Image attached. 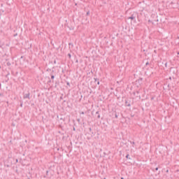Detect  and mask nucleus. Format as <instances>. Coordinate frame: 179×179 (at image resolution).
<instances>
[{
	"label": "nucleus",
	"instance_id": "obj_25",
	"mask_svg": "<svg viewBox=\"0 0 179 179\" xmlns=\"http://www.w3.org/2000/svg\"><path fill=\"white\" fill-rule=\"evenodd\" d=\"M0 69H1V66H0Z\"/></svg>",
	"mask_w": 179,
	"mask_h": 179
},
{
	"label": "nucleus",
	"instance_id": "obj_17",
	"mask_svg": "<svg viewBox=\"0 0 179 179\" xmlns=\"http://www.w3.org/2000/svg\"><path fill=\"white\" fill-rule=\"evenodd\" d=\"M81 114H85V112H82Z\"/></svg>",
	"mask_w": 179,
	"mask_h": 179
},
{
	"label": "nucleus",
	"instance_id": "obj_1",
	"mask_svg": "<svg viewBox=\"0 0 179 179\" xmlns=\"http://www.w3.org/2000/svg\"><path fill=\"white\" fill-rule=\"evenodd\" d=\"M136 16H138V13H133L132 15L128 17V19H131V20H135V19H136Z\"/></svg>",
	"mask_w": 179,
	"mask_h": 179
},
{
	"label": "nucleus",
	"instance_id": "obj_8",
	"mask_svg": "<svg viewBox=\"0 0 179 179\" xmlns=\"http://www.w3.org/2000/svg\"><path fill=\"white\" fill-rule=\"evenodd\" d=\"M67 55H68L69 58L71 59V53H69Z\"/></svg>",
	"mask_w": 179,
	"mask_h": 179
},
{
	"label": "nucleus",
	"instance_id": "obj_11",
	"mask_svg": "<svg viewBox=\"0 0 179 179\" xmlns=\"http://www.w3.org/2000/svg\"><path fill=\"white\" fill-rule=\"evenodd\" d=\"M115 118H118V115L115 114Z\"/></svg>",
	"mask_w": 179,
	"mask_h": 179
},
{
	"label": "nucleus",
	"instance_id": "obj_20",
	"mask_svg": "<svg viewBox=\"0 0 179 179\" xmlns=\"http://www.w3.org/2000/svg\"><path fill=\"white\" fill-rule=\"evenodd\" d=\"M21 58H24L23 56H21Z\"/></svg>",
	"mask_w": 179,
	"mask_h": 179
},
{
	"label": "nucleus",
	"instance_id": "obj_6",
	"mask_svg": "<svg viewBox=\"0 0 179 179\" xmlns=\"http://www.w3.org/2000/svg\"><path fill=\"white\" fill-rule=\"evenodd\" d=\"M50 75H51V79L54 80V79L55 78V76L53 74H50Z\"/></svg>",
	"mask_w": 179,
	"mask_h": 179
},
{
	"label": "nucleus",
	"instance_id": "obj_19",
	"mask_svg": "<svg viewBox=\"0 0 179 179\" xmlns=\"http://www.w3.org/2000/svg\"><path fill=\"white\" fill-rule=\"evenodd\" d=\"M165 66H167V63L165 64Z\"/></svg>",
	"mask_w": 179,
	"mask_h": 179
},
{
	"label": "nucleus",
	"instance_id": "obj_21",
	"mask_svg": "<svg viewBox=\"0 0 179 179\" xmlns=\"http://www.w3.org/2000/svg\"><path fill=\"white\" fill-rule=\"evenodd\" d=\"M21 58H24L23 56H21Z\"/></svg>",
	"mask_w": 179,
	"mask_h": 179
},
{
	"label": "nucleus",
	"instance_id": "obj_4",
	"mask_svg": "<svg viewBox=\"0 0 179 179\" xmlns=\"http://www.w3.org/2000/svg\"><path fill=\"white\" fill-rule=\"evenodd\" d=\"M94 82H96L97 85H100V81H99L98 78H94Z\"/></svg>",
	"mask_w": 179,
	"mask_h": 179
},
{
	"label": "nucleus",
	"instance_id": "obj_26",
	"mask_svg": "<svg viewBox=\"0 0 179 179\" xmlns=\"http://www.w3.org/2000/svg\"><path fill=\"white\" fill-rule=\"evenodd\" d=\"M104 179H106V178H104Z\"/></svg>",
	"mask_w": 179,
	"mask_h": 179
},
{
	"label": "nucleus",
	"instance_id": "obj_3",
	"mask_svg": "<svg viewBox=\"0 0 179 179\" xmlns=\"http://www.w3.org/2000/svg\"><path fill=\"white\" fill-rule=\"evenodd\" d=\"M125 104L127 107H131V103L127 100L125 101Z\"/></svg>",
	"mask_w": 179,
	"mask_h": 179
},
{
	"label": "nucleus",
	"instance_id": "obj_10",
	"mask_svg": "<svg viewBox=\"0 0 179 179\" xmlns=\"http://www.w3.org/2000/svg\"><path fill=\"white\" fill-rule=\"evenodd\" d=\"M130 143H131V145H135V142H134V141L133 142L131 141Z\"/></svg>",
	"mask_w": 179,
	"mask_h": 179
},
{
	"label": "nucleus",
	"instance_id": "obj_15",
	"mask_svg": "<svg viewBox=\"0 0 179 179\" xmlns=\"http://www.w3.org/2000/svg\"><path fill=\"white\" fill-rule=\"evenodd\" d=\"M54 64H57V61L55 60V61H54Z\"/></svg>",
	"mask_w": 179,
	"mask_h": 179
},
{
	"label": "nucleus",
	"instance_id": "obj_2",
	"mask_svg": "<svg viewBox=\"0 0 179 179\" xmlns=\"http://www.w3.org/2000/svg\"><path fill=\"white\" fill-rule=\"evenodd\" d=\"M23 99H28V100H30V92H28L27 94H24Z\"/></svg>",
	"mask_w": 179,
	"mask_h": 179
},
{
	"label": "nucleus",
	"instance_id": "obj_13",
	"mask_svg": "<svg viewBox=\"0 0 179 179\" xmlns=\"http://www.w3.org/2000/svg\"><path fill=\"white\" fill-rule=\"evenodd\" d=\"M157 170H159V168L158 167L155 168V171H157Z\"/></svg>",
	"mask_w": 179,
	"mask_h": 179
},
{
	"label": "nucleus",
	"instance_id": "obj_9",
	"mask_svg": "<svg viewBox=\"0 0 179 179\" xmlns=\"http://www.w3.org/2000/svg\"><path fill=\"white\" fill-rule=\"evenodd\" d=\"M128 157H129V154H127V155H126V159H128Z\"/></svg>",
	"mask_w": 179,
	"mask_h": 179
},
{
	"label": "nucleus",
	"instance_id": "obj_12",
	"mask_svg": "<svg viewBox=\"0 0 179 179\" xmlns=\"http://www.w3.org/2000/svg\"><path fill=\"white\" fill-rule=\"evenodd\" d=\"M20 106H21V107H23V103H20Z\"/></svg>",
	"mask_w": 179,
	"mask_h": 179
},
{
	"label": "nucleus",
	"instance_id": "obj_5",
	"mask_svg": "<svg viewBox=\"0 0 179 179\" xmlns=\"http://www.w3.org/2000/svg\"><path fill=\"white\" fill-rule=\"evenodd\" d=\"M96 115H97V118H100V114L99 113V111L96 112Z\"/></svg>",
	"mask_w": 179,
	"mask_h": 179
},
{
	"label": "nucleus",
	"instance_id": "obj_14",
	"mask_svg": "<svg viewBox=\"0 0 179 179\" xmlns=\"http://www.w3.org/2000/svg\"><path fill=\"white\" fill-rule=\"evenodd\" d=\"M145 65H149V62H148L145 64Z\"/></svg>",
	"mask_w": 179,
	"mask_h": 179
},
{
	"label": "nucleus",
	"instance_id": "obj_18",
	"mask_svg": "<svg viewBox=\"0 0 179 179\" xmlns=\"http://www.w3.org/2000/svg\"><path fill=\"white\" fill-rule=\"evenodd\" d=\"M90 131H92V128H90Z\"/></svg>",
	"mask_w": 179,
	"mask_h": 179
},
{
	"label": "nucleus",
	"instance_id": "obj_23",
	"mask_svg": "<svg viewBox=\"0 0 179 179\" xmlns=\"http://www.w3.org/2000/svg\"><path fill=\"white\" fill-rule=\"evenodd\" d=\"M178 38L179 39V36H178Z\"/></svg>",
	"mask_w": 179,
	"mask_h": 179
},
{
	"label": "nucleus",
	"instance_id": "obj_7",
	"mask_svg": "<svg viewBox=\"0 0 179 179\" xmlns=\"http://www.w3.org/2000/svg\"><path fill=\"white\" fill-rule=\"evenodd\" d=\"M89 15H90V11L87 12V16H89Z\"/></svg>",
	"mask_w": 179,
	"mask_h": 179
},
{
	"label": "nucleus",
	"instance_id": "obj_22",
	"mask_svg": "<svg viewBox=\"0 0 179 179\" xmlns=\"http://www.w3.org/2000/svg\"><path fill=\"white\" fill-rule=\"evenodd\" d=\"M73 131H75V128H73Z\"/></svg>",
	"mask_w": 179,
	"mask_h": 179
},
{
	"label": "nucleus",
	"instance_id": "obj_24",
	"mask_svg": "<svg viewBox=\"0 0 179 179\" xmlns=\"http://www.w3.org/2000/svg\"><path fill=\"white\" fill-rule=\"evenodd\" d=\"M49 82H51V80H49Z\"/></svg>",
	"mask_w": 179,
	"mask_h": 179
},
{
	"label": "nucleus",
	"instance_id": "obj_16",
	"mask_svg": "<svg viewBox=\"0 0 179 179\" xmlns=\"http://www.w3.org/2000/svg\"><path fill=\"white\" fill-rule=\"evenodd\" d=\"M67 85L69 86V83H67Z\"/></svg>",
	"mask_w": 179,
	"mask_h": 179
}]
</instances>
